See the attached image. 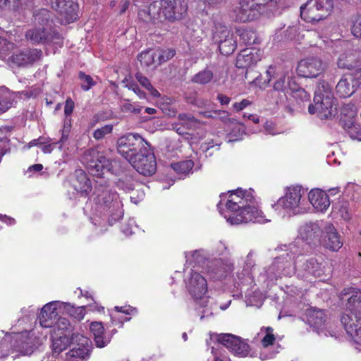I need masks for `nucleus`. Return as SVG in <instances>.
Segmentation results:
<instances>
[{
	"mask_svg": "<svg viewBox=\"0 0 361 361\" xmlns=\"http://www.w3.org/2000/svg\"><path fill=\"white\" fill-rule=\"evenodd\" d=\"M231 35L227 27L222 23H216L213 30V39L214 42L226 38Z\"/></svg>",
	"mask_w": 361,
	"mask_h": 361,
	"instance_id": "49530a36",
	"label": "nucleus"
},
{
	"mask_svg": "<svg viewBox=\"0 0 361 361\" xmlns=\"http://www.w3.org/2000/svg\"><path fill=\"white\" fill-rule=\"evenodd\" d=\"M311 114H317L322 120L329 119L336 114V99L330 85L326 82H320L314 92V104L308 108Z\"/></svg>",
	"mask_w": 361,
	"mask_h": 361,
	"instance_id": "423d86ee",
	"label": "nucleus"
},
{
	"mask_svg": "<svg viewBox=\"0 0 361 361\" xmlns=\"http://www.w3.org/2000/svg\"><path fill=\"white\" fill-rule=\"evenodd\" d=\"M217 207L231 225L249 222L264 224L269 221L259 209V202L252 189L238 188L221 195Z\"/></svg>",
	"mask_w": 361,
	"mask_h": 361,
	"instance_id": "f03ea898",
	"label": "nucleus"
},
{
	"mask_svg": "<svg viewBox=\"0 0 361 361\" xmlns=\"http://www.w3.org/2000/svg\"><path fill=\"white\" fill-rule=\"evenodd\" d=\"M314 6L319 10V11L324 14L325 18L329 16V13L333 8V0H310Z\"/></svg>",
	"mask_w": 361,
	"mask_h": 361,
	"instance_id": "a18cd8bd",
	"label": "nucleus"
},
{
	"mask_svg": "<svg viewBox=\"0 0 361 361\" xmlns=\"http://www.w3.org/2000/svg\"><path fill=\"white\" fill-rule=\"evenodd\" d=\"M93 201L95 204V216L102 218L103 221L104 217H107L110 226L123 217L122 200L109 185L102 183L97 184L93 193Z\"/></svg>",
	"mask_w": 361,
	"mask_h": 361,
	"instance_id": "20e7f679",
	"label": "nucleus"
},
{
	"mask_svg": "<svg viewBox=\"0 0 361 361\" xmlns=\"http://www.w3.org/2000/svg\"><path fill=\"white\" fill-rule=\"evenodd\" d=\"M14 44L10 41H8L6 38L0 37V54L6 56L8 55L13 49Z\"/></svg>",
	"mask_w": 361,
	"mask_h": 361,
	"instance_id": "13d9d810",
	"label": "nucleus"
},
{
	"mask_svg": "<svg viewBox=\"0 0 361 361\" xmlns=\"http://www.w3.org/2000/svg\"><path fill=\"white\" fill-rule=\"evenodd\" d=\"M123 83L126 87L135 92L140 99H145L146 97V94L140 89L137 84L133 80L125 78L123 80Z\"/></svg>",
	"mask_w": 361,
	"mask_h": 361,
	"instance_id": "864d4df0",
	"label": "nucleus"
},
{
	"mask_svg": "<svg viewBox=\"0 0 361 361\" xmlns=\"http://www.w3.org/2000/svg\"><path fill=\"white\" fill-rule=\"evenodd\" d=\"M215 42L219 44L220 52L226 56L233 53L237 47L236 40L233 38V35Z\"/></svg>",
	"mask_w": 361,
	"mask_h": 361,
	"instance_id": "58836bf2",
	"label": "nucleus"
},
{
	"mask_svg": "<svg viewBox=\"0 0 361 361\" xmlns=\"http://www.w3.org/2000/svg\"><path fill=\"white\" fill-rule=\"evenodd\" d=\"M51 350L52 355L57 357L61 353L66 350L72 341L71 336L66 334H52L51 335Z\"/></svg>",
	"mask_w": 361,
	"mask_h": 361,
	"instance_id": "72a5a7b5",
	"label": "nucleus"
},
{
	"mask_svg": "<svg viewBox=\"0 0 361 361\" xmlns=\"http://www.w3.org/2000/svg\"><path fill=\"white\" fill-rule=\"evenodd\" d=\"M210 339L217 342L218 345L222 344L238 357L255 356L254 354L250 353L249 345L240 337L230 334H212L210 336Z\"/></svg>",
	"mask_w": 361,
	"mask_h": 361,
	"instance_id": "ddd939ff",
	"label": "nucleus"
},
{
	"mask_svg": "<svg viewBox=\"0 0 361 361\" xmlns=\"http://www.w3.org/2000/svg\"><path fill=\"white\" fill-rule=\"evenodd\" d=\"M75 180L73 181L75 190L82 195H86L92 189L90 179L85 172L81 169L75 171Z\"/></svg>",
	"mask_w": 361,
	"mask_h": 361,
	"instance_id": "2f4dec72",
	"label": "nucleus"
},
{
	"mask_svg": "<svg viewBox=\"0 0 361 361\" xmlns=\"http://www.w3.org/2000/svg\"><path fill=\"white\" fill-rule=\"evenodd\" d=\"M311 47H317L322 49L326 50L333 49L336 52L343 51L340 54L337 61L339 68L353 70L358 64L357 52L352 48L351 44L345 41H333L322 35L316 30H307L302 35Z\"/></svg>",
	"mask_w": 361,
	"mask_h": 361,
	"instance_id": "7ed1b4c3",
	"label": "nucleus"
},
{
	"mask_svg": "<svg viewBox=\"0 0 361 361\" xmlns=\"http://www.w3.org/2000/svg\"><path fill=\"white\" fill-rule=\"evenodd\" d=\"M251 104H252L251 101H250L247 99H243L240 102H235V103L233 104V109L235 111L239 112V111H243V109H245L246 107H247L248 106H250Z\"/></svg>",
	"mask_w": 361,
	"mask_h": 361,
	"instance_id": "774afa93",
	"label": "nucleus"
},
{
	"mask_svg": "<svg viewBox=\"0 0 361 361\" xmlns=\"http://www.w3.org/2000/svg\"><path fill=\"white\" fill-rule=\"evenodd\" d=\"M267 82L271 79H276L274 83V88L279 92H286L288 90H295L296 83L292 75L291 71L286 68H283L279 66L271 65L266 71Z\"/></svg>",
	"mask_w": 361,
	"mask_h": 361,
	"instance_id": "9b49d317",
	"label": "nucleus"
},
{
	"mask_svg": "<svg viewBox=\"0 0 361 361\" xmlns=\"http://www.w3.org/2000/svg\"><path fill=\"white\" fill-rule=\"evenodd\" d=\"M35 25L53 27V20L51 12L46 8L35 10L33 13Z\"/></svg>",
	"mask_w": 361,
	"mask_h": 361,
	"instance_id": "c9c22d12",
	"label": "nucleus"
},
{
	"mask_svg": "<svg viewBox=\"0 0 361 361\" xmlns=\"http://www.w3.org/2000/svg\"><path fill=\"white\" fill-rule=\"evenodd\" d=\"M161 10L169 20H179L184 18L188 10L186 0H161Z\"/></svg>",
	"mask_w": 361,
	"mask_h": 361,
	"instance_id": "6ab92c4d",
	"label": "nucleus"
},
{
	"mask_svg": "<svg viewBox=\"0 0 361 361\" xmlns=\"http://www.w3.org/2000/svg\"><path fill=\"white\" fill-rule=\"evenodd\" d=\"M351 75H344L336 87V93L341 97H348L355 92V83H353Z\"/></svg>",
	"mask_w": 361,
	"mask_h": 361,
	"instance_id": "473e14b6",
	"label": "nucleus"
},
{
	"mask_svg": "<svg viewBox=\"0 0 361 361\" xmlns=\"http://www.w3.org/2000/svg\"><path fill=\"white\" fill-rule=\"evenodd\" d=\"M178 118L180 125L185 129H195L201 125L200 121L190 114H180Z\"/></svg>",
	"mask_w": 361,
	"mask_h": 361,
	"instance_id": "79ce46f5",
	"label": "nucleus"
},
{
	"mask_svg": "<svg viewBox=\"0 0 361 361\" xmlns=\"http://www.w3.org/2000/svg\"><path fill=\"white\" fill-rule=\"evenodd\" d=\"M306 316L308 324L319 334H324L325 336L336 337V332L328 329L326 324V314L324 310L308 309Z\"/></svg>",
	"mask_w": 361,
	"mask_h": 361,
	"instance_id": "aec40b11",
	"label": "nucleus"
},
{
	"mask_svg": "<svg viewBox=\"0 0 361 361\" xmlns=\"http://www.w3.org/2000/svg\"><path fill=\"white\" fill-rule=\"evenodd\" d=\"M156 55V51L152 49L145 50L139 54L137 60L142 66H149L154 63Z\"/></svg>",
	"mask_w": 361,
	"mask_h": 361,
	"instance_id": "8fccbe9b",
	"label": "nucleus"
},
{
	"mask_svg": "<svg viewBox=\"0 0 361 361\" xmlns=\"http://www.w3.org/2000/svg\"><path fill=\"white\" fill-rule=\"evenodd\" d=\"M12 105V98L9 90L0 87V114L6 111Z\"/></svg>",
	"mask_w": 361,
	"mask_h": 361,
	"instance_id": "37998d69",
	"label": "nucleus"
},
{
	"mask_svg": "<svg viewBox=\"0 0 361 361\" xmlns=\"http://www.w3.org/2000/svg\"><path fill=\"white\" fill-rule=\"evenodd\" d=\"M239 35L245 44L250 45L256 43V34L252 31L243 30Z\"/></svg>",
	"mask_w": 361,
	"mask_h": 361,
	"instance_id": "bf43d9fd",
	"label": "nucleus"
},
{
	"mask_svg": "<svg viewBox=\"0 0 361 361\" xmlns=\"http://www.w3.org/2000/svg\"><path fill=\"white\" fill-rule=\"evenodd\" d=\"M149 147V144L137 133H128L118 138L117 141L118 153L128 161L135 158Z\"/></svg>",
	"mask_w": 361,
	"mask_h": 361,
	"instance_id": "9d476101",
	"label": "nucleus"
},
{
	"mask_svg": "<svg viewBox=\"0 0 361 361\" xmlns=\"http://www.w3.org/2000/svg\"><path fill=\"white\" fill-rule=\"evenodd\" d=\"M304 192L300 185L287 188L284 196L272 204V207L281 217L291 216L303 212L302 197Z\"/></svg>",
	"mask_w": 361,
	"mask_h": 361,
	"instance_id": "6e6552de",
	"label": "nucleus"
},
{
	"mask_svg": "<svg viewBox=\"0 0 361 361\" xmlns=\"http://www.w3.org/2000/svg\"><path fill=\"white\" fill-rule=\"evenodd\" d=\"M140 174L145 176L153 175L157 171V161L150 147L128 161Z\"/></svg>",
	"mask_w": 361,
	"mask_h": 361,
	"instance_id": "dca6fc26",
	"label": "nucleus"
},
{
	"mask_svg": "<svg viewBox=\"0 0 361 361\" xmlns=\"http://www.w3.org/2000/svg\"><path fill=\"white\" fill-rule=\"evenodd\" d=\"M213 78V72L209 69L205 68L195 74L192 81L198 84L205 85L211 82Z\"/></svg>",
	"mask_w": 361,
	"mask_h": 361,
	"instance_id": "3c124183",
	"label": "nucleus"
},
{
	"mask_svg": "<svg viewBox=\"0 0 361 361\" xmlns=\"http://www.w3.org/2000/svg\"><path fill=\"white\" fill-rule=\"evenodd\" d=\"M259 50L247 48L242 50L236 57L235 66L238 68H247L260 61Z\"/></svg>",
	"mask_w": 361,
	"mask_h": 361,
	"instance_id": "c85d7f7f",
	"label": "nucleus"
},
{
	"mask_svg": "<svg viewBox=\"0 0 361 361\" xmlns=\"http://www.w3.org/2000/svg\"><path fill=\"white\" fill-rule=\"evenodd\" d=\"M357 110L353 104H347L342 106L340 123L342 126L351 125L352 122L357 121Z\"/></svg>",
	"mask_w": 361,
	"mask_h": 361,
	"instance_id": "f704fd0d",
	"label": "nucleus"
},
{
	"mask_svg": "<svg viewBox=\"0 0 361 361\" xmlns=\"http://www.w3.org/2000/svg\"><path fill=\"white\" fill-rule=\"evenodd\" d=\"M36 334V329L30 331L15 333L11 340L12 352H18L22 355H31L45 338V336H39Z\"/></svg>",
	"mask_w": 361,
	"mask_h": 361,
	"instance_id": "1a4fd4ad",
	"label": "nucleus"
},
{
	"mask_svg": "<svg viewBox=\"0 0 361 361\" xmlns=\"http://www.w3.org/2000/svg\"><path fill=\"white\" fill-rule=\"evenodd\" d=\"M235 20L245 23L260 17L259 11L252 0H240L238 6L234 10Z\"/></svg>",
	"mask_w": 361,
	"mask_h": 361,
	"instance_id": "a878e982",
	"label": "nucleus"
},
{
	"mask_svg": "<svg viewBox=\"0 0 361 361\" xmlns=\"http://www.w3.org/2000/svg\"><path fill=\"white\" fill-rule=\"evenodd\" d=\"M308 200L317 212H324L330 206L329 195L319 188L312 189L308 193Z\"/></svg>",
	"mask_w": 361,
	"mask_h": 361,
	"instance_id": "cd10ccee",
	"label": "nucleus"
},
{
	"mask_svg": "<svg viewBox=\"0 0 361 361\" xmlns=\"http://www.w3.org/2000/svg\"><path fill=\"white\" fill-rule=\"evenodd\" d=\"M156 51V57L158 58L159 64H161L173 58L175 55L173 49H159Z\"/></svg>",
	"mask_w": 361,
	"mask_h": 361,
	"instance_id": "5fc2aeb1",
	"label": "nucleus"
},
{
	"mask_svg": "<svg viewBox=\"0 0 361 361\" xmlns=\"http://www.w3.org/2000/svg\"><path fill=\"white\" fill-rule=\"evenodd\" d=\"M300 16L305 21L312 23L324 18V14L320 13L310 0L300 7Z\"/></svg>",
	"mask_w": 361,
	"mask_h": 361,
	"instance_id": "c756f323",
	"label": "nucleus"
},
{
	"mask_svg": "<svg viewBox=\"0 0 361 361\" xmlns=\"http://www.w3.org/2000/svg\"><path fill=\"white\" fill-rule=\"evenodd\" d=\"M260 16L269 18L274 15L279 8V0H252Z\"/></svg>",
	"mask_w": 361,
	"mask_h": 361,
	"instance_id": "7c9ffc66",
	"label": "nucleus"
},
{
	"mask_svg": "<svg viewBox=\"0 0 361 361\" xmlns=\"http://www.w3.org/2000/svg\"><path fill=\"white\" fill-rule=\"evenodd\" d=\"M292 91L295 94V97L300 98L302 101H309L310 99V94L304 89L299 87L297 84L296 89Z\"/></svg>",
	"mask_w": 361,
	"mask_h": 361,
	"instance_id": "338daca9",
	"label": "nucleus"
},
{
	"mask_svg": "<svg viewBox=\"0 0 361 361\" xmlns=\"http://www.w3.org/2000/svg\"><path fill=\"white\" fill-rule=\"evenodd\" d=\"M208 252L203 250H197L185 253L186 263H194L197 266H204L206 273L214 280H220L225 278L233 270V263L230 259L224 261L222 259L209 260Z\"/></svg>",
	"mask_w": 361,
	"mask_h": 361,
	"instance_id": "39448f33",
	"label": "nucleus"
},
{
	"mask_svg": "<svg viewBox=\"0 0 361 361\" xmlns=\"http://www.w3.org/2000/svg\"><path fill=\"white\" fill-rule=\"evenodd\" d=\"M112 125H105L100 128H97L94 130L93 136L96 140H100L104 137L106 135L110 134L112 132Z\"/></svg>",
	"mask_w": 361,
	"mask_h": 361,
	"instance_id": "052dcab7",
	"label": "nucleus"
},
{
	"mask_svg": "<svg viewBox=\"0 0 361 361\" xmlns=\"http://www.w3.org/2000/svg\"><path fill=\"white\" fill-rule=\"evenodd\" d=\"M78 77L81 81V88L84 91H88L96 84L93 78L90 75L85 74L84 72H80Z\"/></svg>",
	"mask_w": 361,
	"mask_h": 361,
	"instance_id": "603ef678",
	"label": "nucleus"
},
{
	"mask_svg": "<svg viewBox=\"0 0 361 361\" xmlns=\"http://www.w3.org/2000/svg\"><path fill=\"white\" fill-rule=\"evenodd\" d=\"M84 160L89 173L94 176L101 177L111 171L112 161L103 152L91 149L85 154Z\"/></svg>",
	"mask_w": 361,
	"mask_h": 361,
	"instance_id": "f8f14e48",
	"label": "nucleus"
},
{
	"mask_svg": "<svg viewBox=\"0 0 361 361\" xmlns=\"http://www.w3.org/2000/svg\"><path fill=\"white\" fill-rule=\"evenodd\" d=\"M63 302L51 301L43 306L38 317L40 326L43 328H51L54 325L59 317V315L63 312Z\"/></svg>",
	"mask_w": 361,
	"mask_h": 361,
	"instance_id": "412c9836",
	"label": "nucleus"
},
{
	"mask_svg": "<svg viewBox=\"0 0 361 361\" xmlns=\"http://www.w3.org/2000/svg\"><path fill=\"white\" fill-rule=\"evenodd\" d=\"M324 228L319 244L331 251H338L343 243L336 228L332 224L326 222Z\"/></svg>",
	"mask_w": 361,
	"mask_h": 361,
	"instance_id": "b1692460",
	"label": "nucleus"
},
{
	"mask_svg": "<svg viewBox=\"0 0 361 361\" xmlns=\"http://www.w3.org/2000/svg\"><path fill=\"white\" fill-rule=\"evenodd\" d=\"M44 2L57 12L61 23L69 24L78 17V4L75 0H44Z\"/></svg>",
	"mask_w": 361,
	"mask_h": 361,
	"instance_id": "4468645a",
	"label": "nucleus"
},
{
	"mask_svg": "<svg viewBox=\"0 0 361 361\" xmlns=\"http://www.w3.org/2000/svg\"><path fill=\"white\" fill-rule=\"evenodd\" d=\"M324 71L322 61L317 57H309L300 61L296 68L299 76L317 78Z\"/></svg>",
	"mask_w": 361,
	"mask_h": 361,
	"instance_id": "4be33fe9",
	"label": "nucleus"
},
{
	"mask_svg": "<svg viewBox=\"0 0 361 361\" xmlns=\"http://www.w3.org/2000/svg\"><path fill=\"white\" fill-rule=\"evenodd\" d=\"M72 342L77 343V346L66 353V360L67 361H86L90 355L89 339L80 334H77L73 335Z\"/></svg>",
	"mask_w": 361,
	"mask_h": 361,
	"instance_id": "a211bd4d",
	"label": "nucleus"
},
{
	"mask_svg": "<svg viewBox=\"0 0 361 361\" xmlns=\"http://www.w3.org/2000/svg\"><path fill=\"white\" fill-rule=\"evenodd\" d=\"M342 127L352 140L361 141V126L357 121Z\"/></svg>",
	"mask_w": 361,
	"mask_h": 361,
	"instance_id": "de8ad7c7",
	"label": "nucleus"
},
{
	"mask_svg": "<svg viewBox=\"0 0 361 361\" xmlns=\"http://www.w3.org/2000/svg\"><path fill=\"white\" fill-rule=\"evenodd\" d=\"M341 322L347 334L355 343L361 346V311L345 310L341 317ZM357 348L361 350V348Z\"/></svg>",
	"mask_w": 361,
	"mask_h": 361,
	"instance_id": "2eb2a0df",
	"label": "nucleus"
},
{
	"mask_svg": "<svg viewBox=\"0 0 361 361\" xmlns=\"http://www.w3.org/2000/svg\"><path fill=\"white\" fill-rule=\"evenodd\" d=\"M326 223L323 221L306 223L300 227L298 230L299 236L308 244L319 243Z\"/></svg>",
	"mask_w": 361,
	"mask_h": 361,
	"instance_id": "5701e85b",
	"label": "nucleus"
},
{
	"mask_svg": "<svg viewBox=\"0 0 361 361\" xmlns=\"http://www.w3.org/2000/svg\"><path fill=\"white\" fill-rule=\"evenodd\" d=\"M116 187L126 192H129L134 189L133 178L129 175H124L116 182Z\"/></svg>",
	"mask_w": 361,
	"mask_h": 361,
	"instance_id": "09e8293b",
	"label": "nucleus"
},
{
	"mask_svg": "<svg viewBox=\"0 0 361 361\" xmlns=\"http://www.w3.org/2000/svg\"><path fill=\"white\" fill-rule=\"evenodd\" d=\"M351 33L355 38L361 39V15L352 19Z\"/></svg>",
	"mask_w": 361,
	"mask_h": 361,
	"instance_id": "4d7b16f0",
	"label": "nucleus"
},
{
	"mask_svg": "<svg viewBox=\"0 0 361 361\" xmlns=\"http://www.w3.org/2000/svg\"><path fill=\"white\" fill-rule=\"evenodd\" d=\"M25 36L28 42L35 45L48 44L54 39L59 38V34L54 31V27L37 25L29 28Z\"/></svg>",
	"mask_w": 361,
	"mask_h": 361,
	"instance_id": "f3484780",
	"label": "nucleus"
},
{
	"mask_svg": "<svg viewBox=\"0 0 361 361\" xmlns=\"http://www.w3.org/2000/svg\"><path fill=\"white\" fill-rule=\"evenodd\" d=\"M90 330L93 336L96 347L99 348L106 347L111 342L113 336L117 332L115 329L106 331L102 323L99 322H91Z\"/></svg>",
	"mask_w": 361,
	"mask_h": 361,
	"instance_id": "393cba45",
	"label": "nucleus"
},
{
	"mask_svg": "<svg viewBox=\"0 0 361 361\" xmlns=\"http://www.w3.org/2000/svg\"><path fill=\"white\" fill-rule=\"evenodd\" d=\"M137 312V310L135 308H133L130 306H123V307H119L116 306L114 307V309L111 310L110 313H117V314H123L126 316H129L130 314H133Z\"/></svg>",
	"mask_w": 361,
	"mask_h": 361,
	"instance_id": "e2e57ef3",
	"label": "nucleus"
},
{
	"mask_svg": "<svg viewBox=\"0 0 361 361\" xmlns=\"http://www.w3.org/2000/svg\"><path fill=\"white\" fill-rule=\"evenodd\" d=\"M51 328L53 329L52 334H59L61 335L66 334L68 336H73V335H76L77 334L72 333V326L70 324V322L68 319L65 317H59L58 319L56 321L54 326Z\"/></svg>",
	"mask_w": 361,
	"mask_h": 361,
	"instance_id": "e433bc0d",
	"label": "nucleus"
},
{
	"mask_svg": "<svg viewBox=\"0 0 361 361\" xmlns=\"http://www.w3.org/2000/svg\"><path fill=\"white\" fill-rule=\"evenodd\" d=\"M111 323L114 326L120 325L121 326L125 322L130 320V317L128 316H123L121 314L110 313Z\"/></svg>",
	"mask_w": 361,
	"mask_h": 361,
	"instance_id": "680f3d73",
	"label": "nucleus"
},
{
	"mask_svg": "<svg viewBox=\"0 0 361 361\" xmlns=\"http://www.w3.org/2000/svg\"><path fill=\"white\" fill-rule=\"evenodd\" d=\"M121 110L123 112H130L133 114H140L141 112L142 108L139 106L135 105V104L130 103L129 100H123L121 103Z\"/></svg>",
	"mask_w": 361,
	"mask_h": 361,
	"instance_id": "6e6d98bb",
	"label": "nucleus"
},
{
	"mask_svg": "<svg viewBox=\"0 0 361 361\" xmlns=\"http://www.w3.org/2000/svg\"><path fill=\"white\" fill-rule=\"evenodd\" d=\"M272 331L273 329L271 327L266 328V335L262 339V344L264 347H267L273 344L275 341V337Z\"/></svg>",
	"mask_w": 361,
	"mask_h": 361,
	"instance_id": "0e129e2a",
	"label": "nucleus"
},
{
	"mask_svg": "<svg viewBox=\"0 0 361 361\" xmlns=\"http://www.w3.org/2000/svg\"><path fill=\"white\" fill-rule=\"evenodd\" d=\"M346 310L361 311V290H357L352 293L348 300Z\"/></svg>",
	"mask_w": 361,
	"mask_h": 361,
	"instance_id": "c03bdc74",
	"label": "nucleus"
},
{
	"mask_svg": "<svg viewBox=\"0 0 361 361\" xmlns=\"http://www.w3.org/2000/svg\"><path fill=\"white\" fill-rule=\"evenodd\" d=\"M185 288L189 295L200 307L204 310L198 315L200 319H203L212 314V312L206 307L208 302L207 293L208 290L207 281L199 272L191 270L188 276L185 279Z\"/></svg>",
	"mask_w": 361,
	"mask_h": 361,
	"instance_id": "0eeeda50",
	"label": "nucleus"
},
{
	"mask_svg": "<svg viewBox=\"0 0 361 361\" xmlns=\"http://www.w3.org/2000/svg\"><path fill=\"white\" fill-rule=\"evenodd\" d=\"M63 312H66L72 317L82 320L85 314L86 306L75 307L71 303L63 302Z\"/></svg>",
	"mask_w": 361,
	"mask_h": 361,
	"instance_id": "a19ab883",
	"label": "nucleus"
},
{
	"mask_svg": "<svg viewBox=\"0 0 361 361\" xmlns=\"http://www.w3.org/2000/svg\"><path fill=\"white\" fill-rule=\"evenodd\" d=\"M333 212L345 221L351 219L350 203L348 201L339 200L333 204Z\"/></svg>",
	"mask_w": 361,
	"mask_h": 361,
	"instance_id": "4c0bfd02",
	"label": "nucleus"
},
{
	"mask_svg": "<svg viewBox=\"0 0 361 361\" xmlns=\"http://www.w3.org/2000/svg\"><path fill=\"white\" fill-rule=\"evenodd\" d=\"M244 133L245 132L243 126H238L237 127L233 128L231 133H230L231 139H230L229 141H235L241 140Z\"/></svg>",
	"mask_w": 361,
	"mask_h": 361,
	"instance_id": "69168bd1",
	"label": "nucleus"
},
{
	"mask_svg": "<svg viewBox=\"0 0 361 361\" xmlns=\"http://www.w3.org/2000/svg\"><path fill=\"white\" fill-rule=\"evenodd\" d=\"M173 170L180 177L185 176L192 173L194 162L190 160H185L171 164Z\"/></svg>",
	"mask_w": 361,
	"mask_h": 361,
	"instance_id": "ea45409f",
	"label": "nucleus"
},
{
	"mask_svg": "<svg viewBox=\"0 0 361 361\" xmlns=\"http://www.w3.org/2000/svg\"><path fill=\"white\" fill-rule=\"evenodd\" d=\"M42 56L39 49H29L19 51L11 56V61L18 66H27L39 61Z\"/></svg>",
	"mask_w": 361,
	"mask_h": 361,
	"instance_id": "bb28decb",
	"label": "nucleus"
},
{
	"mask_svg": "<svg viewBox=\"0 0 361 361\" xmlns=\"http://www.w3.org/2000/svg\"><path fill=\"white\" fill-rule=\"evenodd\" d=\"M279 250L283 253L275 257L265 271V275L270 281H276L282 276L290 277L295 273L298 278L309 281H311L312 277L327 275L326 262L323 260L319 262L314 257L306 259L295 243L282 245Z\"/></svg>",
	"mask_w": 361,
	"mask_h": 361,
	"instance_id": "f257e3e1",
	"label": "nucleus"
}]
</instances>
